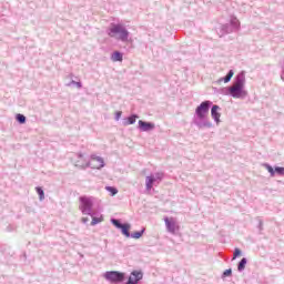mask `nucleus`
<instances>
[{"label":"nucleus","mask_w":284,"mask_h":284,"mask_svg":"<svg viewBox=\"0 0 284 284\" xmlns=\"http://www.w3.org/2000/svg\"><path fill=\"white\" fill-rule=\"evenodd\" d=\"M77 158H78V159H83V153H78V154H77Z\"/></svg>","instance_id":"nucleus-31"},{"label":"nucleus","mask_w":284,"mask_h":284,"mask_svg":"<svg viewBox=\"0 0 284 284\" xmlns=\"http://www.w3.org/2000/svg\"><path fill=\"white\" fill-rule=\"evenodd\" d=\"M239 30H241V21L239 20V18H236V16H231L229 22L221 24L217 34L220 39H223V37L232 34L234 32H239Z\"/></svg>","instance_id":"nucleus-4"},{"label":"nucleus","mask_w":284,"mask_h":284,"mask_svg":"<svg viewBox=\"0 0 284 284\" xmlns=\"http://www.w3.org/2000/svg\"><path fill=\"white\" fill-rule=\"evenodd\" d=\"M111 223L114 225V227H116V230H121V227L124 225V223L119 219H111Z\"/></svg>","instance_id":"nucleus-24"},{"label":"nucleus","mask_w":284,"mask_h":284,"mask_svg":"<svg viewBox=\"0 0 284 284\" xmlns=\"http://www.w3.org/2000/svg\"><path fill=\"white\" fill-rule=\"evenodd\" d=\"M111 60L114 62L123 61V53L121 51H113L111 54Z\"/></svg>","instance_id":"nucleus-16"},{"label":"nucleus","mask_w":284,"mask_h":284,"mask_svg":"<svg viewBox=\"0 0 284 284\" xmlns=\"http://www.w3.org/2000/svg\"><path fill=\"white\" fill-rule=\"evenodd\" d=\"M154 128H156L154 122H148L143 120H139L138 122V130H140V132H152Z\"/></svg>","instance_id":"nucleus-9"},{"label":"nucleus","mask_w":284,"mask_h":284,"mask_svg":"<svg viewBox=\"0 0 284 284\" xmlns=\"http://www.w3.org/2000/svg\"><path fill=\"white\" fill-rule=\"evenodd\" d=\"M230 92L233 99H245V97H247V92L245 91V89H242L240 87H231Z\"/></svg>","instance_id":"nucleus-10"},{"label":"nucleus","mask_w":284,"mask_h":284,"mask_svg":"<svg viewBox=\"0 0 284 284\" xmlns=\"http://www.w3.org/2000/svg\"><path fill=\"white\" fill-rule=\"evenodd\" d=\"M105 190L110 193V196H116V194H119L116 186H105Z\"/></svg>","instance_id":"nucleus-22"},{"label":"nucleus","mask_w":284,"mask_h":284,"mask_svg":"<svg viewBox=\"0 0 284 284\" xmlns=\"http://www.w3.org/2000/svg\"><path fill=\"white\" fill-rule=\"evenodd\" d=\"M103 278L111 284H139L143 281V271H132L130 276L121 271H106L103 273ZM126 281V282H125Z\"/></svg>","instance_id":"nucleus-2"},{"label":"nucleus","mask_w":284,"mask_h":284,"mask_svg":"<svg viewBox=\"0 0 284 284\" xmlns=\"http://www.w3.org/2000/svg\"><path fill=\"white\" fill-rule=\"evenodd\" d=\"M210 109L211 116L215 123H221V106L219 104H213L212 101L205 100L201 102L196 108L192 119V125H195L199 130H210L213 124L210 122Z\"/></svg>","instance_id":"nucleus-1"},{"label":"nucleus","mask_w":284,"mask_h":284,"mask_svg":"<svg viewBox=\"0 0 284 284\" xmlns=\"http://www.w3.org/2000/svg\"><path fill=\"white\" fill-rule=\"evenodd\" d=\"M90 221V219H88V217H82V223H88Z\"/></svg>","instance_id":"nucleus-30"},{"label":"nucleus","mask_w":284,"mask_h":284,"mask_svg":"<svg viewBox=\"0 0 284 284\" xmlns=\"http://www.w3.org/2000/svg\"><path fill=\"white\" fill-rule=\"evenodd\" d=\"M16 121L20 123V125H23L26 124V121H28V119L26 118V115L18 113L16 114Z\"/></svg>","instance_id":"nucleus-21"},{"label":"nucleus","mask_w":284,"mask_h":284,"mask_svg":"<svg viewBox=\"0 0 284 284\" xmlns=\"http://www.w3.org/2000/svg\"><path fill=\"white\" fill-rule=\"evenodd\" d=\"M143 234H145V229H142L140 231H135V232L131 233L130 239L139 240V239H141V236H143Z\"/></svg>","instance_id":"nucleus-18"},{"label":"nucleus","mask_w":284,"mask_h":284,"mask_svg":"<svg viewBox=\"0 0 284 284\" xmlns=\"http://www.w3.org/2000/svg\"><path fill=\"white\" fill-rule=\"evenodd\" d=\"M258 230H263V221L262 220H260V222H258Z\"/></svg>","instance_id":"nucleus-29"},{"label":"nucleus","mask_w":284,"mask_h":284,"mask_svg":"<svg viewBox=\"0 0 284 284\" xmlns=\"http://www.w3.org/2000/svg\"><path fill=\"white\" fill-rule=\"evenodd\" d=\"M234 87L235 88H242L245 90V71H241L234 80Z\"/></svg>","instance_id":"nucleus-11"},{"label":"nucleus","mask_w":284,"mask_h":284,"mask_svg":"<svg viewBox=\"0 0 284 284\" xmlns=\"http://www.w3.org/2000/svg\"><path fill=\"white\" fill-rule=\"evenodd\" d=\"M106 34L111 39H116L122 43H128V41H130V31H128L125 24L121 22H111L109 28L106 29Z\"/></svg>","instance_id":"nucleus-3"},{"label":"nucleus","mask_w":284,"mask_h":284,"mask_svg":"<svg viewBox=\"0 0 284 284\" xmlns=\"http://www.w3.org/2000/svg\"><path fill=\"white\" fill-rule=\"evenodd\" d=\"M91 160H85V163L80 164L79 161L75 164L77 168H81V170H87V168H91L92 170H102V168H105V161L103 158L98 156L97 154H91Z\"/></svg>","instance_id":"nucleus-5"},{"label":"nucleus","mask_w":284,"mask_h":284,"mask_svg":"<svg viewBox=\"0 0 284 284\" xmlns=\"http://www.w3.org/2000/svg\"><path fill=\"white\" fill-rule=\"evenodd\" d=\"M36 192H37L40 201H43V199H45V192L43 191V187L37 186Z\"/></svg>","instance_id":"nucleus-23"},{"label":"nucleus","mask_w":284,"mask_h":284,"mask_svg":"<svg viewBox=\"0 0 284 284\" xmlns=\"http://www.w3.org/2000/svg\"><path fill=\"white\" fill-rule=\"evenodd\" d=\"M136 119H139V114L132 113L131 115L124 119L123 125L124 126L134 125V123H136Z\"/></svg>","instance_id":"nucleus-13"},{"label":"nucleus","mask_w":284,"mask_h":284,"mask_svg":"<svg viewBox=\"0 0 284 284\" xmlns=\"http://www.w3.org/2000/svg\"><path fill=\"white\" fill-rule=\"evenodd\" d=\"M263 168L267 170L270 176L274 178L276 176H284V166H272L270 163H264Z\"/></svg>","instance_id":"nucleus-8"},{"label":"nucleus","mask_w":284,"mask_h":284,"mask_svg":"<svg viewBox=\"0 0 284 284\" xmlns=\"http://www.w3.org/2000/svg\"><path fill=\"white\" fill-rule=\"evenodd\" d=\"M247 265V257H242L237 263V272H245V267Z\"/></svg>","instance_id":"nucleus-17"},{"label":"nucleus","mask_w":284,"mask_h":284,"mask_svg":"<svg viewBox=\"0 0 284 284\" xmlns=\"http://www.w3.org/2000/svg\"><path fill=\"white\" fill-rule=\"evenodd\" d=\"M163 179H165V173L163 172H156V173H152L149 176L145 178V187L148 192H151L152 189L154 187V185H159V183H161V181H163Z\"/></svg>","instance_id":"nucleus-7"},{"label":"nucleus","mask_w":284,"mask_h":284,"mask_svg":"<svg viewBox=\"0 0 284 284\" xmlns=\"http://www.w3.org/2000/svg\"><path fill=\"white\" fill-rule=\"evenodd\" d=\"M92 221H91V225H99V223H101L103 221V217H98L97 216V212H93V215H90Z\"/></svg>","instance_id":"nucleus-19"},{"label":"nucleus","mask_w":284,"mask_h":284,"mask_svg":"<svg viewBox=\"0 0 284 284\" xmlns=\"http://www.w3.org/2000/svg\"><path fill=\"white\" fill-rule=\"evenodd\" d=\"M123 114V112L121 111H116L115 112V121H119L121 119V115Z\"/></svg>","instance_id":"nucleus-28"},{"label":"nucleus","mask_w":284,"mask_h":284,"mask_svg":"<svg viewBox=\"0 0 284 284\" xmlns=\"http://www.w3.org/2000/svg\"><path fill=\"white\" fill-rule=\"evenodd\" d=\"M94 207V201L92 197L88 196H80V210L82 214L87 216H94V211L92 210Z\"/></svg>","instance_id":"nucleus-6"},{"label":"nucleus","mask_w":284,"mask_h":284,"mask_svg":"<svg viewBox=\"0 0 284 284\" xmlns=\"http://www.w3.org/2000/svg\"><path fill=\"white\" fill-rule=\"evenodd\" d=\"M164 223H165L166 230H168V232H170V234L176 233V222L174 221V219L164 217Z\"/></svg>","instance_id":"nucleus-12"},{"label":"nucleus","mask_w":284,"mask_h":284,"mask_svg":"<svg viewBox=\"0 0 284 284\" xmlns=\"http://www.w3.org/2000/svg\"><path fill=\"white\" fill-rule=\"evenodd\" d=\"M281 79L284 81V69H282Z\"/></svg>","instance_id":"nucleus-32"},{"label":"nucleus","mask_w":284,"mask_h":284,"mask_svg":"<svg viewBox=\"0 0 284 284\" xmlns=\"http://www.w3.org/2000/svg\"><path fill=\"white\" fill-rule=\"evenodd\" d=\"M67 85H75L79 90H81V88H83V83L81 81H74V80H71L70 83H68Z\"/></svg>","instance_id":"nucleus-25"},{"label":"nucleus","mask_w":284,"mask_h":284,"mask_svg":"<svg viewBox=\"0 0 284 284\" xmlns=\"http://www.w3.org/2000/svg\"><path fill=\"white\" fill-rule=\"evenodd\" d=\"M232 87H224L219 89V94H223L224 97H231Z\"/></svg>","instance_id":"nucleus-20"},{"label":"nucleus","mask_w":284,"mask_h":284,"mask_svg":"<svg viewBox=\"0 0 284 284\" xmlns=\"http://www.w3.org/2000/svg\"><path fill=\"white\" fill-rule=\"evenodd\" d=\"M242 255H243V251H241V248L239 247H235L233 253V260H236L239 258V256H242Z\"/></svg>","instance_id":"nucleus-26"},{"label":"nucleus","mask_w":284,"mask_h":284,"mask_svg":"<svg viewBox=\"0 0 284 284\" xmlns=\"http://www.w3.org/2000/svg\"><path fill=\"white\" fill-rule=\"evenodd\" d=\"M232 77H234V70H229L225 77L219 79V83H230L232 81Z\"/></svg>","instance_id":"nucleus-14"},{"label":"nucleus","mask_w":284,"mask_h":284,"mask_svg":"<svg viewBox=\"0 0 284 284\" xmlns=\"http://www.w3.org/2000/svg\"><path fill=\"white\" fill-rule=\"evenodd\" d=\"M229 276H232V268H227L222 273V278H227Z\"/></svg>","instance_id":"nucleus-27"},{"label":"nucleus","mask_w":284,"mask_h":284,"mask_svg":"<svg viewBox=\"0 0 284 284\" xmlns=\"http://www.w3.org/2000/svg\"><path fill=\"white\" fill-rule=\"evenodd\" d=\"M130 230H132V225L130 223H124V225L120 227L121 234L126 239H130Z\"/></svg>","instance_id":"nucleus-15"}]
</instances>
